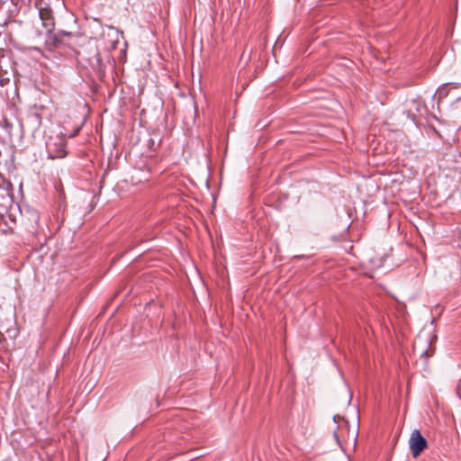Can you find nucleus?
<instances>
[{"label":"nucleus","instance_id":"nucleus-1","mask_svg":"<svg viewBox=\"0 0 461 461\" xmlns=\"http://www.w3.org/2000/svg\"><path fill=\"white\" fill-rule=\"evenodd\" d=\"M77 39L73 32L59 31L57 33L52 32L47 34L46 45L50 50L70 55L77 52Z\"/></svg>","mask_w":461,"mask_h":461},{"label":"nucleus","instance_id":"nucleus-2","mask_svg":"<svg viewBox=\"0 0 461 461\" xmlns=\"http://www.w3.org/2000/svg\"><path fill=\"white\" fill-rule=\"evenodd\" d=\"M34 5L38 9L40 19L47 34L52 32L55 29V18L50 4L45 0H35Z\"/></svg>","mask_w":461,"mask_h":461},{"label":"nucleus","instance_id":"nucleus-3","mask_svg":"<svg viewBox=\"0 0 461 461\" xmlns=\"http://www.w3.org/2000/svg\"><path fill=\"white\" fill-rule=\"evenodd\" d=\"M46 147L48 156L51 159L62 158L67 156L66 141L62 138H50L47 142Z\"/></svg>","mask_w":461,"mask_h":461},{"label":"nucleus","instance_id":"nucleus-4","mask_svg":"<svg viewBox=\"0 0 461 461\" xmlns=\"http://www.w3.org/2000/svg\"><path fill=\"white\" fill-rule=\"evenodd\" d=\"M409 445L413 457H418L427 448L428 443L419 429H414L409 438Z\"/></svg>","mask_w":461,"mask_h":461},{"label":"nucleus","instance_id":"nucleus-5","mask_svg":"<svg viewBox=\"0 0 461 461\" xmlns=\"http://www.w3.org/2000/svg\"><path fill=\"white\" fill-rule=\"evenodd\" d=\"M27 120L29 123H31L32 126L35 129L40 128V126L41 125V115L37 111L31 112L27 115Z\"/></svg>","mask_w":461,"mask_h":461},{"label":"nucleus","instance_id":"nucleus-6","mask_svg":"<svg viewBox=\"0 0 461 461\" xmlns=\"http://www.w3.org/2000/svg\"><path fill=\"white\" fill-rule=\"evenodd\" d=\"M0 125L5 129L6 133L11 135L13 124L7 120V118L4 117L0 122Z\"/></svg>","mask_w":461,"mask_h":461},{"label":"nucleus","instance_id":"nucleus-7","mask_svg":"<svg viewBox=\"0 0 461 461\" xmlns=\"http://www.w3.org/2000/svg\"><path fill=\"white\" fill-rule=\"evenodd\" d=\"M5 340V335L0 331V343Z\"/></svg>","mask_w":461,"mask_h":461},{"label":"nucleus","instance_id":"nucleus-8","mask_svg":"<svg viewBox=\"0 0 461 461\" xmlns=\"http://www.w3.org/2000/svg\"><path fill=\"white\" fill-rule=\"evenodd\" d=\"M420 355L425 356L426 357H429L428 350H423Z\"/></svg>","mask_w":461,"mask_h":461},{"label":"nucleus","instance_id":"nucleus-9","mask_svg":"<svg viewBox=\"0 0 461 461\" xmlns=\"http://www.w3.org/2000/svg\"><path fill=\"white\" fill-rule=\"evenodd\" d=\"M339 419H340V416H339V415H335V416L333 417V420H334V421H335V422H338V420H339Z\"/></svg>","mask_w":461,"mask_h":461}]
</instances>
